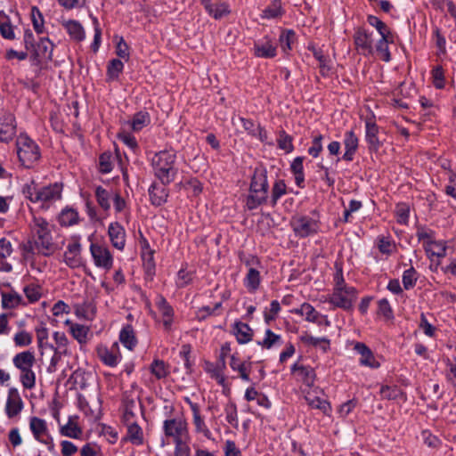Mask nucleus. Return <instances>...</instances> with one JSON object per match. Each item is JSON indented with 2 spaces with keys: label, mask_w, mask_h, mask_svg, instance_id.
Instances as JSON below:
<instances>
[{
  "label": "nucleus",
  "mask_w": 456,
  "mask_h": 456,
  "mask_svg": "<svg viewBox=\"0 0 456 456\" xmlns=\"http://www.w3.org/2000/svg\"><path fill=\"white\" fill-rule=\"evenodd\" d=\"M269 184L267 170L264 167H256L251 176L246 206L248 210H254L259 206L268 204Z\"/></svg>",
  "instance_id": "f257e3e1"
},
{
  "label": "nucleus",
  "mask_w": 456,
  "mask_h": 456,
  "mask_svg": "<svg viewBox=\"0 0 456 456\" xmlns=\"http://www.w3.org/2000/svg\"><path fill=\"white\" fill-rule=\"evenodd\" d=\"M175 160L176 153L173 150L160 151L152 157L154 175L164 185L171 183L177 175Z\"/></svg>",
  "instance_id": "f03ea898"
},
{
  "label": "nucleus",
  "mask_w": 456,
  "mask_h": 456,
  "mask_svg": "<svg viewBox=\"0 0 456 456\" xmlns=\"http://www.w3.org/2000/svg\"><path fill=\"white\" fill-rule=\"evenodd\" d=\"M63 185L61 183H54L47 186L37 188L34 182L24 188V193L33 203H42L47 208L61 199Z\"/></svg>",
  "instance_id": "7ed1b4c3"
},
{
  "label": "nucleus",
  "mask_w": 456,
  "mask_h": 456,
  "mask_svg": "<svg viewBox=\"0 0 456 456\" xmlns=\"http://www.w3.org/2000/svg\"><path fill=\"white\" fill-rule=\"evenodd\" d=\"M13 365L20 370V380L26 389H32L36 386V374L32 370L36 362L35 354L31 351H23L14 355Z\"/></svg>",
  "instance_id": "20e7f679"
},
{
  "label": "nucleus",
  "mask_w": 456,
  "mask_h": 456,
  "mask_svg": "<svg viewBox=\"0 0 456 456\" xmlns=\"http://www.w3.org/2000/svg\"><path fill=\"white\" fill-rule=\"evenodd\" d=\"M16 152L20 164L30 168L41 158L37 143L27 134H20L16 139Z\"/></svg>",
  "instance_id": "39448f33"
},
{
  "label": "nucleus",
  "mask_w": 456,
  "mask_h": 456,
  "mask_svg": "<svg viewBox=\"0 0 456 456\" xmlns=\"http://www.w3.org/2000/svg\"><path fill=\"white\" fill-rule=\"evenodd\" d=\"M142 389L136 383L131 385L129 390H126L122 394L121 406L123 410V421L130 423L136 416V411L139 408L141 413H143L144 406L141 401Z\"/></svg>",
  "instance_id": "423d86ee"
},
{
  "label": "nucleus",
  "mask_w": 456,
  "mask_h": 456,
  "mask_svg": "<svg viewBox=\"0 0 456 456\" xmlns=\"http://www.w3.org/2000/svg\"><path fill=\"white\" fill-rule=\"evenodd\" d=\"M35 247L44 256H50L54 252V246L52 240L48 222L44 218H35L34 227Z\"/></svg>",
  "instance_id": "0eeeda50"
},
{
  "label": "nucleus",
  "mask_w": 456,
  "mask_h": 456,
  "mask_svg": "<svg viewBox=\"0 0 456 456\" xmlns=\"http://www.w3.org/2000/svg\"><path fill=\"white\" fill-rule=\"evenodd\" d=\"M356 298L357 290L354 287L333 288V291L328 302L333 305L334 307L341 308L345 311H351Z\"/></svg>",
  "instance_id": "6e6552de"
},
{
  "label": "nucleus",
  "mask_w": 456,
  "mask_h": 456,
  "mask_svg": "<svg viewBox=\"0 0 456 456\" xmlns=\"http://www.w3.org/2000/svg\"><path fill=\"white\" fill-rule=\"evenodd\" d=\"M29 429L33 434L34 438L47 446L48 451L54 454L55 445L53 439L51 436L47 423L45 419L33 416L29 419Z\"/></svg>",
  "instance_id": "1a4fd4ad"
},
{
  "label": "nucleus",
  "mask_w": 456,
  "mask_h": 456,
  "mask_svg": "<svg viewBox=\"0 0 456 456\" xmlns=\"http://www.w3.org/2000/svg\"><path fill=\"white\" fill-rule=\"evenodd\" d=\"M291 226L297 237L306 238L318 232L320 222L308 216H300L292 218Z\"/></svg>",
  "instance_id": "9d476101"
},
{
  "label": "nucleus",
  "mask_w": 456,
  "mask_h": 456,
  "mask_svg": "<svg viewBox=\"0 0 456 456\" xmlns=\"http://www.w3.org/2000/svg\"><path fill=\"white\" fill-rule=\"evenodd\" d=\"M96 354L100 361L109 367H116L122 358L118 342L113 343L110 346L103 344L98 345Z\"/></svg>",
  "instance_id": "9b49d317"
},
{
  "label": "nucleus",
  "mask_w": 456,
  "mask_h": 456,
  "mask_svg": "<svg viewBox=\"0 0 456 456\" xmlns=\"http://www.w3.org/2000/svg\"><path fill=\"white\" fill-rule=\"evenodd\" d=\"M82 247L79 238H73L72 241L67 246V249L63 255L64 263L72 269L78 268L83 265L81 256Z\"/></svg>",
  "instance_id": "f8f14e48"
},
{
  "label": "nucleus",
  "mask_w": 456,
  "mask_h": 456,
  "mask_svg": "<svg viewBox=\"0 0 456 456\" xmlns=\"http://www.w3.org/2000/svg\"><path fill=\"white\" fill-rule=\"evenodd\" d=\"M90 252L96 266L106 270H110L112 267L113 258L108 248L92 243L90 246Z\"/></svg>",
  "instance_id": "ddd939ff"
},
{
  "label": "nucleus",
  "mask_w": 456,
  "mask_h": 456,
  "mask_svg": "<svg viewBox=\"0 0 456 456\" xmlns=\"http://www.w3.org/2000/svg\"><path fill=\"white\" fill-rule=\"evenodd\" d=\"M163 429L166 436L173 437L175 443H177V441H183V435L187 430V424L181 419H166Z\"/></svg>",
  "instance_id": "4468645a"
},
{
  "label": "nucleus",
  "mask_w": 456,
  "mask_h": 456,
  "mask_svg": "<svg viewBox=\"0 0 456 456\" xmlns=\"http://www.w3.org/2000/svg\"><path fill=\"white\" fill-rule=\"evenodd\" d=\"M53 45L47 37H40L31 53V59L37 64L43 60L50 61L53 58Z\"/></svg>",
  "instance_id": "2eb2a0df"
},
{
  "label": "nucleus",
  "mask_w": 456,
  "mask_h": 456,
  "mask_svg": "<svg viewBox=\"0 0 456 456\" xmlns=\"http://www.w3.org/2000/svg\"><path fill=\"white\" fill-rule=\"evenodd\" d=\"M156 307L162 317V322L165 330L170 331L172 329L175 314L173 307L162 295H159L157 297Z\"/></svg>",
  "instance_id": "dca6fc26"
},
{
  "label": "nucleus",
  "mask_w": 456,
  "mask_h": 456,
  "mask_svg": "<svg viewBox=\"0 0 456 456\" xmlns=\"http://www.w3.org/2000/svg\"><path fill=\"white\" fill-rule=\"evenodd\" d=\"M291 373L295 374L297 379L302 381L305 386L311 387L314 386L316 374L314 369L309 365H304L298 362L291 366Z\"/></svg>",
  "instance_id": "f3484780"
},
{
  "label": "nucleus",
  "mask_w": 456,
  "mask_h": 456,
  "mask_svg": "<svg viewBox=\"0 0 456 456\" xmlns=\"http://www.w3.org/2000/svg\"><path fill=\"white\" fill-rule=\"evenodd\" d=\"M366 134L365 139L370 151H378L381 146V142L378 137L379 126L374 120V117L369 118L365 121Z\"/></svg>",
  "instance_id": "a211bd4d"
},
{
  "label": "nucleus",
  "mask_w": 456,
  "mask_h": 456,
  "mask_svg": "<svg viewBox=\"0 0 456 456\" xmlns=\"http://www.w3.org/2000/svg\"><path fill=\"white\" fill-rule=\"evenodd\" d=\"M254 53L260 58H273L277 54L276 45L265 36L261 41L255 42Z\"/></svg>",
  "instance_id": "6ab92c4d"
},
{
  "label": "nucleus",
  "mask_w": 456,
  "mask_h": 456,
  "mask_svg": "<svg viewBox=\"0 0 456 456\" xmlns=\"http://www.w3.org/2000/svg\"><path fill=\"white\" fill-rule=\"evenodd\" d=\"M108 234L112 246L119 250H123L126 245L124 227L118 222L111 223L108 228Z\"/></svg>",
  "instance_id": "aec40b11"
},
{
  "label": "nucleus",
  "mask_w": 456,
  "mask_h": 456,
  "mask_svg": "<svg viewBox=\"0 0 456 456\" xmlns=\"http://www.w3.org/2000/svg\"><path fill=\"white\" fill-rule=\"evenodd\" d=\"M23 408V403L16 388H10L5 405V412L9 418L17 416Z\"/></svg>",
  "instance_id": "412c9836"
},
{
  "label": "nucleus",
  "mask_w": 456,
  "mask_h": 456,
  "mask_svg": "<svg viewBox=\"0 0 456 456\" xmlns=\"http://www.w3.org/2000/svg\"><path fill=\"white\" fill-rule=\"evenodd\" d=\"M185 402L190 405V408L193 415V424L195 426L196 432L202 433L208 439L211 438V432L205 424L203 418L200 416V406L198 403H192L189 397H185Z\"/></svg>",
  "instance_id": "4be33fe9"
},
{
  "label": "nucleus",
  "mask_w": 456,
  "mask_h": 456,
  "mask_svg": "<svg viewBox=\"0 0 456 456\" xmlns=\"http://www.w3.org/2000/svg\"><path fill=\"white\" fill-rule=\"evenodd\" d=\"M344 136L345 153L342 156V159L351 162L358 149L359 140L353 130L346 131Z\"/></svg>",
  "instance_id": "5701e85b"
},
{
  "label": "nucleus",
  "mask_w": 456,
  "mask_h": 456,
  "mask_svg": "<svg viewBox=\"0 0 456 456\" xmlns=\"http://www.w3.org/2000/svg\"><path fill=\"white\" fill-rule=\"evenodd\" d=\"M354 44L357 49L362 52L371 53L372 52V38L371 34L368 33L367 30L362 28H358L354 35Z\"/></svg>",
  "instance_id": "b1692460"
},
{
  "label": "nucleus",
  "mask_w": 456,
  "mask_h": 456,
  "mask_svg": "<svg viewBox=\"0 0 456 456\" xmlns=\"http://www.w3.org/2000/svg\"><path fill=\"white\" fill-rule=\"evenodd\" d=\"M436 232L432 229L427 228L425 225H418L416 236L419 241H423V247L427 253L429 255L431 252V247L437 240H435Z\"/></svg>",
  "instance_id": "393cba45"
},
{
  "label": "nucleus",
  "mask_w": 456,
  "mask_h": 456,
  "mask_svg": "<svg viewBox=\"0 0 456 456\" xmlns=\"http://www.w3.org/2000/svg\"><path fill=\"white\" fill-rule=\"evenodd\" d=\"M250 359V357H248ZM230 367L232 370L238 371L239 376L241 379L245 381H249V372L251 370L252 362L248 360L245 362H241L239 357L235 354L231 356Z\"/></svg>",
  "instance_id": "a878e982"
},
{
  "label": "nucleus",
  "mask_w": 456,
  "mask_h": 456,
  "mask_svg": "<svg viewBox=\"0 0 456 456\" xmlns=\"http://www.w3.org/2000/svg\"><path fill=\"white\" fill-rule=\"evenodd\" d=\"M167 185L152 183L149 188V195L152 205L159 207L163 205L168 197Z\"/></svg>",
  "instance_id": "bb28decb"
},
{
  "label": "nucleus",
  "mask_w": 456,
  "mask_h": 456,
  "mask_svg": "<svg viewBox=\"0 0 456 456\" xmlns=\"http://www.w3.org/2000/svg\"><path fill=\"white\" fill-rule=\"evenodd\" d=\"M233 334L239 344H246L252 340L254 331L248 324L236 322L233 324Z\"/></svg>",
  "instance_id": "cd10ccee"
},
{
  "label": "nucleus",
  "mask_w": 456,
  "mask_h": 456,
  "mask_svg": "<svg viewBox=\"0 0 456 456\" xmlns=\"http://www.w3.org/2000/svg\"><path fill=\"white\" fill-rule=\"evenodd\" d=\"M354 349L361 354L360 363L370 368H378L379 363L375 360L371 350L363 343H356Z\"/></svg>",
  "instance_id": "c85d7f7f"
},
{
  "label": "nucleus",
  "mask_w": 456,
  "mask_h": 456,
  "mask_svg": "<svg viewBox=\"0 0 456 456\" xmlns=\"http://www.w3.org/2000/svg\"><path fill=\"white\" fill-rule=\"evenodd\" d=\"M62 26L65 28L71 39L77 42H81L85 39V29L79 21L69 20L63 21Z\"/></svg>",
  "instance_id": "c756f323"
},
{
  "label": "nucleus",
  "mask_w": 456,
  "mask_h": 456,
  "mask_svg": "<svg viewBox=\"0 0 456 456\" xmlns=\"http://www.w3.org/2000/svg\"><path fill=\"white\" fill-rule=\"evenodd\" d=\"M16 134L15 118L12 113L4 114L2 122V142L12 140Z\"/></svg>",
  "instance_id": "7c9ffc66"
},
{
  "label": "nucleus",
  "mask_w": 456,
  "mask_h": 456,
  "mask_svg": "<svg viewBox=\"0 0 456 456\" xmlns=\"http://www.w3.org/2000/svg\"><path fill=\"white\" fill-rule=\"evenodd\" d=\"M287 194V184L284 180L277 179L272 187L271 196L268 199V204L274 208L277 205L278 200Z\"/></svg>",
  "instance_id": "2f4dec72"
},
{
  "label": "nucleus",
  "mask_w": 456,
  "mask_h": 456,
  "mask_svg": "<svg viewBox=\"0 0 456 456\" xmlns=\"http://www.w3.org/2000/svg\"><path fill=\"white\" fill-rule=\"evenodd\" d=\"M300 340L305 345L320 347L323 353H327L330 347V340L327 338H314L308 333L300 336Z\"/></svg>",
  "instance_id": "473e14b6"
},
{
  "label": "nucleus",
  "mask_w": 456,
  "mask_h": 456,
  "mask_svg": "<svg viewBox=\"0 0 456 456\" xmlns=\"http://www.w3.org/2000/svg\"><path fill=\"white\" fill-rule=\"evenodd\" d=\"M292 312L299 315H305L307 322H315L317 324L322 323L320 322L321 314L308 303L302 304L300 308L295 309Z\"/></svg>",
  "instance_id": "72a5a7b5"
},
{
  "label": "nucleus",
  "mask_w": 456,
  "mask_h": 456,
  "mask_svg": "<svg viewBox=\"0 0 456 456\" xmlns=\"http://www.w3.org/2000/svg\"><path fill=\"white\" fill-rule=\"evenodd\" d=\"M305 400L311 408L318 409L323 414L330 415L331 411V406L327 400L322 399L317 395H312L311 393H308L305 395Z\"/></svg>",
  "instance_id": "f704fd0d"
},
{
  "label": "nucleus",
  "mask_w": 456,
  "mask_h": 456,
  "mask_svg": "<svg viewBox=\"0 0 456 456\" xmlns=\"http://www.w3.org/2000/svg\"><path fill=\"white\" fill-rule=\"evenodd\" d=\"M119 340L129 350L134 349L137 344V339L132 325L127 324L122 328L119 333Z\"/></svg>",
  "instance_id": "c9c22d12"
},
{
  "label": "nucleus",
  "mask_w": 456,
  "mask_h": 456,
  "mask_svg": "<svg viewBox=\"0 0 456 456\" xmlns=\"http://www.w3.org/2000/svg\"><path fill=\"white\" fill-rule=\"evenodd\" d=\"M261 283L260 273L253 268L249 267L246 277L244 278V286L251 293L256 292Z\"/></svg>",
  "instance_id": "e433bc0d"
},
{
  "label": "nucleus",
  "mask_w": 456,
  "mask_h": 456,
  "mask_svg": "<svg viewBox=\"0 0 456 456\" xmlns=\"http://www.w3.org/2000/svg\"><path fill=\"white\" fill-rule=\"evenodd\" d=\"M124 63L119 59H112L109 61L106 72V81L111 82L118 80L123 72Z\"/></svg>",
  "instance_id": "4c0bfd02"
},
{
  "label": "nucleus",
  "mask_w": 456,
  "mask_h": 456,
  "mask_svg": "<svg viewBox=\"0 0 456 456\" xmlns=\"http://www.w3.org/2000/svg\"><path fill=\"white\" fill-rule=\"evenodd\" d=\"M150 371L157 379H166L170 373L169 365L159 359L152 361L150 365Z\"/></svg>",
  "instance_id": "58836bf2"
},
{
  "label": "nucleus",
  "mask_w": 456,
  "mask_h": 456,
  "mask_svg": "<svg viewBox=\"0 0 456 456\" xmlns=\"http://www.w3.org/2000/svg\"><path fill=\"white\" fill-rule=\"evenodd\" d=\"M126 424L127 425V439L134 444H142L143 434L141 427L134 420Z\"/></svg>",
  "instance_id": "ea45409f"
},
{
  "label": "nucleus",
  "mask_w": 456,
  "mask_h": 456,
  "mask_svg": "<svg viewBox=\"0 0 456 456\" xmlns=\"http://www.w3.org/2000/svg\"><path fill=\"white\" fill-rule=\"evenodd\" d=\"M151 123V117L149 112L141 110L136 112L130 122V126L133 131H141L143 127L147 126Z\"/></svg>",
  "instance_id": "a19ab883"
},
{
  "label": "nucleus",
  "mask_w": 456,
  "mask_h": 456,
  "mask_svg": "<svg viewBox=\"0 0 456 456\" xmlns=\"http://www.w3.org/2000/svg\"><path fill=\"white\" fill-rule=\"evenodd\" d=\"M206 12L215 20H220L231 12L229 4L221 1L213 4V5H211L209 9L206 10Z\"/></svg>",
  "instance_id": "79ce46f5"
},
{
  "label": "nucleus",
  "mask_w": 456,
  "mask_h": 456,
  "mask_svg": "<svg viewBox=\"0 0 456 456\" xmlns=\"http://www.w3.org/2000/svg\"><path fill=\"white\" fill-rule=\"evenodd\" d=\"M53 340L55 342L54 345H49V348L52 350H59L60 354H69V340L65 333L55 331L53 334Z\"/></svg>",
  "instance_id": "37998d69"
},
{
  "label": "nucleus",
  "mask_w": 456,
  "mask_h": 456,
  "mask_svg": "<svg viewBox=\"0 0 456 456\" xmlns=\"http://www.w3.org/2000/svg\"><path fill=\"white\" fill-rule=\"evenodd\" d=\"M61 226H71L78 223V213L74 208H65L59 215Z\"/></svg>",
  "instance_id": "c03bdc74"
},
{
  "label": "nucleus",
  "mask_w": 456,
  "mask_h": 456,
  "mask_svg": "<svg viewBox=\"0 0 456 456\" xmlns=\"http://www.w3.org/2000/svg\"><path fill=\"white\" fill-rule=\"evenodd\" d=\"M297 39V35L292 29H284L279 37V42L283 52H288L292 49V45Z\"/></svg>",
  "instance_id": "a18cd8bd"
},
{
  "label": "nucleus",
  "mask_w": 456,
  "mask_h": 456,
  "mask_svg": "<svg viewBox=\"0 0 456 456\" xmlns=\"http://www.w3.org/2000/svg\"><path fill=\"white\" fill-rule=\"evenodd\" d=\"M281 0H273L271 4L263 10L262 18L275 19L283 14Z\"/></svg>",
  "instance_id": "49530a36"
},
{
  "label": "nucleus",
  "mask_w": 456,
  "mask_h": 456,
  "mask_svg": "<svg viewBox=\"0 0 456 456\" xmlns=\"http://www.w3.org/2000/svg\"><path fill=\"white\" fill-rule=\"evenodd\" d=\"M30 18L35 31L37 34H43L45 32V20L41 11L37 6L31 7Z\"/></svg>",
  "instance_id": "de8ad7c7"
},
{
  "label": "nucleus",
  "mask_w": 456,
  "mask_h": 456,
  "mask_svg": "<svg viewBox=\"0 0 456 456\" xmlns=\"http://www.w3.org/2000/svg\"><path fill=\"white\" fill-rule=\"evenodd\" d=\"M113 196L112 193L108 191L106 189L102 188V186H97L95 189V197L98 204L100 207L105 210L108 211L110 208V198Z\"/></svg>",
  "instance_id": "09e8293b"
},
{
  "label": "nucleus",
  "mask_w": 456,
  "mask_h": 456,
  "mask_svg": "<svg viewBox=\"0 0 456 456\" xmlns=\"http://www.w3.org/2000/svg\"><path fill=\"white\" fill-rule=\"evenodd\" d=\"M61 436H68L70 438H79L82 435V429L77 423L72 421L71 417L66 425L62 426L60 429Z\"/></svg>",
  "instance_id": "8fccbe9b"
},
{
  "label": "nucleus",
  "mask_w": 456,
  "mask_h": 456,
  "mask_svg": "<svg viewBox=\"0 0 456 456\" xmlns=\"http://www.w3.org/2000/svg\"><path fill=\"white\" fill-rule=\"evenodd\" d=\"M21 296L16 291L2 292V307L14 308L21 303Z\"/></svg>",
  "instance_id": "3c124183"
},
{
  "label": "nucleus",
  "mask_w": 456,
  "mask_h": 456,
  "mask_svg": "<svg viewBox=\"0 0 456 456\" xmlns=\"http://www.w3.org/2000/svg\"><path fill=\"white\" fill-rule=\"evenodd\" d=\"M23 291L29 303L37 302L43 295L42 287L34 283L25 286Z\"/></svg>",
  "instance_id": "603ef678"
},
{
  "label": "nucleus",
  "mask_w": 456,
  "mask_h": 456,
  "mask_svg": "<svg viewBox=\"0 0 456 456\" xmlns=\"http://www.w3.org/2000/svg\"><path fill=\"white\" fill-rule=\"evenodd\" d=\"M277 144L281 150H283L287 153H290L294 150L293 138L291 135L287 134L284 130H281L279 132Z\"/></svg>",
  "instance_id": "864d4df0"
},
{
  "label": "nucleus",
  "mask_w": 456,
  "mask_h": 456,
  "mask_svg": "<svg viewBox=\"0 0 456 456\" xmlns=\"http://www.w3.org/2000/svg\"><path fill=\"white\" fill-rule=\"evenodd\" d=\"M418 281V273L414 269V267H410L409 269L405 270L403 273L402 281L404 289L409 290L412 289Z\"/></svg>",
  "instance_id": "5fc2aeb1"
},
{
  "label": "nucleus",
  "mask_w": 456,
  "mask_h": 456,
  "mask_svg": "<svg viewBox=\"0 0 456 456\" xmlns=\"http://www.w3.org/2000/svg\"><path fill=\"white\" fill-rule=\"evenodd\" d=\"M313 54L314 58L319 61V68L322 76L326 77L329 75L330 70V66L328 65V57L325 56L321 49H315L313 47Z\"/></svg>",
  "instance_id": "6e6d98bb"
},
{
  "label": "nucleus",
  "mask_w": 456,
  "mask_h": 456,
  "mask_svg": "<svg viewBox=\"0 0 456 456\" xmlns=\"http://www.w3.org/2000/svg\"><path fill=\"white\" fill-rule=\"evenodd\" d=\"M367 21L370 26L374 27L378 30L381 37H387L391 35L389 28L387 26L385 22H383L378 17L374 15H369L367 17Z\"/></svg>",
  "instance_id": "4d7b16f0"
},
{
  "label": "nucleus",
  "mask_w": 456,
  "mask_h": 456,
  "mask_svg": "<svg viewBox=\"0 0 456 456\" xmlns=\"http://www.w3.org/2000/svg\"><path fill=\"white\" fill-rule=\"evenodd\" d=\"M390 36L381 37L376 45V50L381 54V59L388 62L391 60V53L388 49V43Z\"/></svg>",
  "instance_id": "13d9d810"
},
{
  "label": "nucleus",
  "mask_w": 456,
  "mask_h": 456,
  "mask_svg": "<svg viewBox=\"0 0 456 456\" xmlns=\"http://www.w3.org/2000/svg\"><path fill=\"white\" fill-rule=\"evenodd\" d=\"M224 412L226 415V420L233 428L238 427V411L235 403L230 401L224 406Z\"/></svg>",
  "instance_id": "bf43d9fd"
},
{
  "label": "nucleus",
  "mask_w": 456,
  "mask_h": 456,
  "mask_svg": "<svg viewBox=\"0 0 456 456\" xmlns=\"http://www.w3.org/2000/svg\"><path fill=\"white\" fill-rule=\"evenodd\" d=\"M70 333L80 344L85 343L87 338L88 328L78 323L71 324Z\"/></svg>",
  "instance_id": "052dcab7"
},
{
  "label": "nucleus",
  "mask_w": 456,
  "mask_h": 456,
  "mask_svg": "<svg viewBox=\"0 0 456 456\" xmlns=\"http://www.w3.org/2000/svg\"><path fill=\"white\" fill-rule=\"evenodd\" d=\"M281 343V336L275 334L271 330H265V337L262 341H258L257 345L261 346L264 348L270 349L275 344Z\"/></svg>",
  "instance_id": "680f3d73"
},
{
  "label": "nucleus",
  "mask_w": 456,
  "mask_h": 456,
  "mask_svg": "<svg viewBox=\"0 0 456 456\" xmlns=\"http://www.w3.org/2000/svg\"><path fill=\"white\" fill-rule=\"evenodd\" d=\"M70 380L74 385H77L80 389H85L87 387L86 372L83 369H77L73 371L70 376Z\"/></svg>",
  "instance_id": "e2e57ef3"
},
{
  "label": "nucleus",
  "mask_w": 456,
  "mask_h": 456,
  "mask_svg": "<svg viewBox=\"0 0 456 456\" xmlns=\"http://www.w3.org/2000/svg\"><path fill=\"white\" fill-rule=\"evenodd\" d=\"M322 140L323 136L322 134H317L314 136L312 141V146H310L307 150V152L313 158H318L322 151Z\"/></svg>",
  "instance_id": "0e129e2a"
},
{
  "label": "nucleus",
  "mask_w": 456,
  "mask_h": 456,
  "mask_svg": "<svg viewBox=\"0 0 456 456\" xmlns=\"http://www.w3.org/2000/svg\"><path fill=\"white\" fill-rule=\"evenodd\" d=\"M112 170L111 154L103 152L99 157V171L102 174H108Z\"/></svg>",
  "instance_id": "69168bd1"
},
{
  "label": "nucleus",
  "mask_w": 456,
  "mask_h": 456,
  "mask_svg": "<svg viewBox=\"0 0 456 456\" xmlns=\"http://www.w3.org/2000/svg\"><path fill=\"white\" fill-rule=\"evenodd\" d=\"M378 314L383 315L387 320L394 319L393 309L387 298H382L378 302Z\"/></svg>",
  "instance_id": "338daca9"
},
{
  "label": "nucleus",
  "mask_w": 456,
  "mask_h": 456,
  "mask_svg": "<svg viewBox=\"0 0 456 456\" xmlns=\"http://www.w3.org/2000/svg\"><path fill=\"white\" fill-rule=\"evenodd\" d=\"M433 84L436 89H443L445 86L444 74L442 66H436L432 70Z\"/></svg>",
  "instance_id": "774afa93"
}]
</instances>
